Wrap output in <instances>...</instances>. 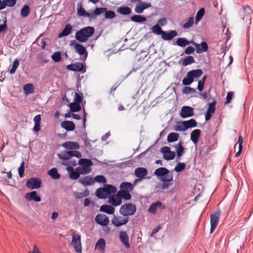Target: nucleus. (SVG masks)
<instances>
[{
    "instance_id": "f257e3e1",
    "label": "nucleus",
    "mask_w": 253,
    "mask_h": 253,
    "mask_svg": "<svg viewBox=\"0 0 253 253\" xmlns=\"http://www.w3.org/2000/svg\"><path fill=\"white\" fill-rule=\"evenodd\" d=\"M117 191V188L110 184H104L103 187L99 188L96 190L95 195L100 199L109 198L112 194H114Z\"/></svg>"
},
{
    "instance_id": "f03ea898",
    "label": "nucleus",
    "mask_w": 253,
    "mask_h": 253,
    "mask_svg": "<svg viewBox=\"0 0 253 253\" xmlns=\"http://www.w3.org/2000/svg\"><path fill=\"white\" fill-rule=\"evenodd\" d=\"M94 33V28L93 27L87 26L77 31L75 38L81 42H86L88 38L91 37Z\"/></svg>"
},
{
    "instance_id": "7ed1b4c3",
    "label": "nucleus",
    "mask_w": 253,
    "mask_h": 253,
    "mask_svg": "<svg viewBox=\"0 0 253 253\" xmlns=\"http://www.w3.org/2000/svg\"><path fill=\"white\" fill-rule=\"evenodd\" d=\"M58 156L60 159L62 160H69L70 166H75L77 165V161L72 159L74 156L78 158H81V153L78 151H67L61 152L58 154Z\"/></svg>"
},
{
    "instance_id": "20e7f679",
    "label": "nucleus",
    "mask_w": 253,
    "mask_h": 253,
    "mask_svg": "<svg viewBox=\"0 0 253 253\" xmlns=\"http://www.w3.org/2000/svg\"><path fill=\"white\" fill-rule=\"evenodd\" d=\"M154 173L157 176H162L161 180L162 182H171L173 180L172 174L167 168L161 167L157 169Z\"/></svg>"
},
{
    "instance_id": "39448f33",
    "label": "nucleus",
    "mask_w": 253,
    "mask_h": 253,
    "mask_svg": "<svg viewBox=\"0 0 253 253\" xmlns=\"http://www.w3.org/2000/svg\"><path fill=\"white\" fill-rule=\"evenodd\" d=\"M136 206L132 203H129L122 205L119 209V213L126 217L132 216L136 211Z\"/></svg>"
},
{
    "instance_id": "423d86ee",
    "label": "nucleus",
    "mask_w": 253,
    "mask_h": 253,
    "mask_svg": "<svg viewBox=\"0 0 253 253\" xmlns=\"http://www.w3.org/2000/svg\"><path fill=\"white\" fill-rule=\"evenodd\" d=\"M72 244L75 252L78 253H82L81 236L78 234L74 233L72 234Z\"/></svg>"
},
{
    "instance_id": "0eeeda50",
    "label": "nucleus",
    "mask_w": 253,
    "mask_h": 253,
    "mask_svg": "<svg viewBox=\"0 0 253 253\" xmlns=\"http://www.w3.org/2000/svg\"><path fill=\"white\" fill-rule=\"evenodd\" d=\"M129 219L128 217L125 216H120L114 215L111 220V222L116 227H120L123 225L126 224L128 222Z\"/></svg>"
},
{
    "instance_id": "6e6552de",
    "label": "nucleus",
    "mask_w": 253,
    "mask_h": 253,
    "mask_svg": "<svg viewBox=\"0 0 253 253\" xmlns=\"http://www.w3.org/2000/svg\"><path fill=\"white\" fill-rule=\"evenodd\" d=\"M220 215L221 211H218L216 213L211 215V233L213 232L218 225Z\"/></svg>"
},
{
    "instance_id": "1a4fd4ad",
    "label": "nucleus",
    "mask_w": 253,
    "mask_h": 253,
    "mask_svg": "<svg viewBox=\"0 0 253 253\" xmlns=\"http://www.w3.org/2000/svg\"><path fill=\"white\" fill-rule=\"evenodd\" d=\"M42 181L41 179L36 177H32L27 181L26 186L31 189H38L41 186Z\"/></svg>"
},
{
    "instance_id": "9d476101",
    "label": "nucleus",
    "mask_w": 253,
    "mask_h": 253,
    "mask_svg": "<svg viewBox=\"0 0 253 253\" xmlns=\"http://www.w3.org/2000/svg\"><path fill=\"white\" fill-rule=\"evenodd\" d=\"M108 202L111 206L117 207L120 206L122 204V200L121 199L120 194H119V192H118L116 194L109 197Z\"/></svg>"
},
{
    "instance_id": "9b49d317",
    "label": "nucleus",
    "mask_w": 253,
    "mask_h": 253,
    "mask_svg": "<svg viewBox=\"0 0 253 253\" xmlns=\"http://www.w3.org/2000/svg\"><path fill=\"white\" fill-rule=\"evenodd\" d=\"M194 109L189 106H183L181 108L180 116L182 118L191 117L194 115Z\"/></svg>"
},
{
    "instance_id": "f8f14e48",
    "label": "nucleus",
    "mask_w": 253,
    "mask_h": 253,
    "mask_svg": "<svg viewBox=\"0 0 253 253\" xmlns=\"http://www.w3.org/2000/svg\"><path fill=\"white\" fill-rule=\"evenodd\" d=\"M191 43L196 47V52L200 54L203 52H206L208 49V44L205 42H202L201 44H199L193 41H191Z\"/></svg>"
},
{
    "instance_id": "ddd939ff",
    "label": "nucleus",
    "mask_w": 253,
    "mask_h": 253,
    "mask_svg": "<svg viewBox=\"0 0 253 253\" xmlns=\"http://www.w3.org/2000/svg\"><path fill=\"white\" fill-rule=\"evenodd\" d=\"M96 222L102 226H106L109 223V219L108 217L105 214H97L95 218Z\"/></svg>"
},
{
    "instance_id": "4468645a",
    "label": "nucleus",
    "mask_w": 253,
    "mask_h": 253,
    "mask_svg": "<svg viewBox=\"0 0 253 253\" xmlns=\"http://www.w3.org/2000/svg\"><path fill=\"white\" fill-rule=\"evenodd\" d=\"M67 69L76 72H84L85 69H84V66L83 63L81 62H76L72 63L67 66Z\"/></svg>"
},
{
    "instance_id": "2eb2a0df",
    "label": "nucleus",
    "mask_w": 253,
    "mask_h": 253,
    "mask_svg": "<svg viewBox=\"0 0 253 253\" xmlns=\"http://www.w3.org/2000/svg\"><path fill=\"white\" fill-rule=\"evenodd\" d=\"M148 174V170L146 168L139 167L134 170V175L140 179H144Z\"/></svg>"
},
{
    "instance_id": "dca6fc26",
    "label": "nucleus",
    "mask_w": 253,
    "mask_h": 253,
    "mask_svg": "<svg viewBox=\"0 0 253 253\" xmlns=\"http://www.w3.org/2000/svg\"><path fill=\"white\" fill-rule=\"evenodd\" d=\"M158 209H160L161 210H165L166 209V207L163 205L162 202L157 201L151 205L148 209V211L149 212L155 213Z\"/></svg>"
},
{
    "instance_id": "f3484780",
    "label": "nucleus",
    "mask_w": 253,
    "mask_h": 253,
    "mask_svg": "<svg viewBox=\"0 0 253 253\" xmlns=\"http://www.w3.org/2000/svg\"><path fill=\"white\" fill-rule=\"evenodd\" d=\"M119 238L121 242L125 245L126 248H129V237L126 232L121 231L119 233Z\"/></svg>"
},
{
    "instance_id": "a211bd4d",
    "label": "nucleus",
    "mask_w": 253,
    "mask_h": 253,
    "mask_svg": "<svg viewBox=\"0 0 253 253\" xmlns=\"http://www.w3.org/2000/svg\"><path fill=\"white\" fill-rule=\"evenodd\" d=\"M77 14L79 16L86 17L91 19V13L87 12L82 6V2L77 4Z\"/></svg>"
},
{
    "instance_id": "6ab92c4d",
    "label": "nucleus",
    "mask_w": 253,
    "mask_h": 253,
    "mask_svg": "<svg viewBox=\"0 0 253 253\" xmlns=\"http://www.w3.org/2000/svg\"><path fill=\"white\" fill-rule=\"evenodd\" d=\"M177 35V32L174 30H170L168 33L163 31L161 37L165 41H169L172 39Z\"/></svg>"
},
{
    "instance_id": "aec40b11",
    "label": "nucleus",
    "mask_w": 253,
    "mask_h": 253,
    "mask_svg": "<svg viewBox=\"0 0 253 253\" xmlns=\"http://www.w3.org/2000/svg\"><path fill=\"white\" fill-rule=\"evenodd\" d=\"M25 198L28 201L33 200L37 202H39L41 201V198L40 196L37 195V192L35 191L26 193L25 195Z\"/></svg>"
},
{
    "instance_id": "412c9836",
    "label": "nucleus",
    "mask_w": 253,
    "mask_h": 253,
    "mask_svg": "<svg viewBox=\"0 0 253 253\" xmlns=\"http://www.w3.org/2000/svg\"><path fill=\"white\" fill-rule=\"evenodd\" d=\"M66 170L69 173V177L70 179L73 180L77 179L81 174L79 171L76 169V171L74 170V169L71 167H67L66 168Z\"/></svg>"
},
{
    "instance_id": "4be33fe9",
    "label": "nucleus",
    "mask_w": 253,
    "mask_h": 253,
    "mask_svg": "<svg viewBox=\"0 0 253 253\" xmlns=\"http://www.w3.org/2000/svg\"><path fill=\"white\" fill-rule=\"evenodd\" d=\"M151 6V4L149 3H145L141 2L136 5L135 7V12L137 13H142L144 9Z\"/></svg>"
},
{
    "instance_id": "5701e85b",
    "label": "nucleus",
    "mask_w": 253,
    "mask_h": 253,
    "mask_svg": "<svg viewBox=\"0 0 253 253\" xmlns=\"http://www.w3.org/2000/svg\"><path fill=\"white\" fill-rule=\"evenodd\" d=\"M106 242L103 238H100L96 242L95 249L99 250L101 253H104L105 251Z\"/></svg>"
},
{
    "instance_id": "b1692460",
    "label": "nucleus",
    "mask_w": 253,
    "mask_h": 253,
    "mask_svg": "<svg viewBox=\"0 0 253 253\" xmlns=\"http://www.w3.org/2000/svg\"><path fill=\"white\" fill-rule=\"evenodd\" d=\"M63 147L67 149L77 150L80 148L79 144L76 142L67 141L62 144Z\"/></svg>"
},
{
    "instance_id": "393cba45",
    "label": "nucleus",
    "mask_w": 253,
    "mask_h": 253,
    "mask_svg": "<svg viewBox=\"0 0 253 253\" xmlns=\"http://www.w3.org/2000/svg\"><path fill=\"white\" fill-rule=\"evenodd\" d=\"M242 13H244V16L241 15L242 19L244 20L245 18L246 20L249 19L251 20L250 14L252 13V10L249 5H244L243 6Z\"/></svg>"
},
{
    "instance_id": "a878e982",
    "label": "nucleus",
    "mask_w": 253,
    "mask_h": 253,
    "mask_svg": "<svg viewBox=\"0 0 253 253\" xmlns=\"http://www.w3.org/2000/svg\"><path fill=\"white\" fill-rule=\"evenodd\" d=\"M61 126L62 127L69 131H73L75 128L74 123L73 122L69 121H65L61 123Z\"/></svg>"
},
{
    "instance_id": "bb28decb",
    "label": "nucleus",
    "mask_w": 253,
    "mask_h": 253,
    "mask_svg": "<svg viewBox=\"0 0 253 253\" xmlns=\"http://www.w3.org/2000/svg\"><path fill=\"white\" fill-rule=\"evenodd\" d=\"M72 29L73 27L71 24H66L63 31L58 35V38H61L63 37L68 36L71 33Z\"/></svg>"
},
{
    "instance_id": "cd10ccee",
    "label": "nucleus",
    "mask_w": 253,
    "mask_h": 253,
    "mask_svg": "<svg viewBox=\"0 0 253 253\" xmlns=\"http://www.w3.org/2000/svg\"><path fill=\"white\" fill-rule=\"evenodd\" d=\"M115 209L112 206L103 205L100 207V211L105 212L108 214H112L114 213Z\"/></svg>"
},
{
    "instance_id": "c85d7f7f",
    "label": "nucleus",
    "mask_w": 253,
    "mask_h": 253,
    "mask_svg": "<svg viewBox=\"0 0 253 253\" xmlns=\"http://www.w3.org/2000/svg\"><path fill=\"white\" fill-rule=\"evenodd\" d=\"M79 182L84 186H89L94 184L93 179L88 176L80 179Z\"/></svg>"
},
{
    "instance_id": "c756f323",
    "label": "nucleus",
    "mask_w": 253,
    "mask_h": 253,
    "mask_svg": "<svg viewBox=\"0 0 253 253\" xmlns=\"http://www.w3.org/2000/svg\"><path fill=\"white\" fill-rule=\"evenodd\" d=\"M107 10V8L106 7L96 8L92 13H91V19H95L96 16L99 15L100 14H103V13H105V12H106Z\"/></svg>"
},
{
    "instance_id": "7c9ffc66",
    "label": "nucleus",
    "mask_w": 253,
    "mask_h": 253,
    "mask_svg": "<svg viewBox=\"0 0 253 253\" xmlns=\"http://www.w3.org/2000/svg\"><path fill=\"white\" fill-rule=\"evenodd\" d=\"M201 130L199 129H194L191 133V140L195 144L198 143L199 138L201 134Z\"/></svg>"
},
{
    "instance_id": "2f4dec72",
    "label": "nucleus",
    "mask_w": 253,
    "mask_h": 253,
    "mask_svg": "<svg viewBox=\"0 0 253 253\" xmlns=\"http://www.w3.org/2000/svg\"><path fill=\"white\" fill-rule=\"evenodd\" d=\"M75 50L79 55H82L85 54V58L87 57V53L86 51V49L82 44L76 43L75 45Z\"/></svg>"
},
{
    "instance_id": "473e14b6",
    "label": "nucleus",
    "mask_w": 253,
    "mask_h": 253,
    "mask_svg": "<svg viewBox=\"0 0 253 253\" xmlns=\"http://www.w3.org/2000/svg\"><path fill=\"white\" fill-rule=\"evenodd\" d=\"M121 190L131 192L133 189V184L129 182H124L120 185Z\"/></svg>"
},
{
    "instance_id": "72a5a7b5",
    "label": "nucleus",
    "mask_w": 253,
    "mask_h": 253,
    "mask_svg": "<svg viewBox=\"0 0 253 253\" xmlns=\"http://www.w3.org/2000/svg\"><path fill=\"white\" fill-rule=\"evenodd\" d=\"M131 9L127 6H120L117 9V12L121 15H129L131 13Z\"/></svg>"
},
{
    "instance_id": "f704fd0d",
    "label": "nucleus",
    "mask_w": 253,
    "mask_h": 253,
    "mask_svg": "<svg viewBox=\"0 0 253 253\" xmlns=\"http://www.w3.org/2000/svg\"><path fill=\"white\" fill-rule=\"evenodd\" d=\"M188 73L194 80V78L200 77L202 75L203 71L201 69L193 70L189 71Z\"/></svg>"
},
{
    "instance_id": "c9c22d12",
    "label": "nucleus",
    "mask_w": 253,
    "mask_h": 253,
    "mask_svg": "<svg viewBox=\"0 0 253 253\" xmlns=\"http://www.w3.org/2000/svg\"><path fill=\"white\" fill-rule=\"evenodd\" d=\"M176 43L177 45L181 47H185L189 45L191 43V41H188L186 39L184 38H178L176 41Z\"/></svg>"
},
{
    "instance_id": "e433bc0d",
    "label": "nucleus",
    "mask_w": 253,
    "mask_h": 253,
    "mask_svg": "<svg viewBox=\"0 0 253 253\" xmlns=\"http://www.w3.org/2000/svg\"><path fill=\"white\" fill-rule=\"evenodd\" d=\"M177 156L180 158L185 153L184 148L182 146V142L180 141L175 146Z\"/></svg>"
},
{
    "instance_id": "4c0bfd02",
    "label": "nucleus",
    "mask_w": 253,
    "mask_h": 253,
    "mask_svg": "<svg viewBox=\"0 0 253 253\" xmlns=\"http://www.w3.org/2000/svg\"><path fill=\"white\" fill-rule=\"evenodd\" d=\"M47 173L54 179H58L60 177V174L58 173L56 168L50 169L47 171Z\"/></svg>"
},
{
    "instance_id": "58836bf2",
    "label": "nucleus",
    "mask_w": 253,
    "mask_h": 253,
    "mask_svg": "<svg viewBox=\"0 0 253 253\" xmlns=\"http://www.w3.org/2000/svg\"><path fill=\"white\" fill-rule=\"evenodd\" d=\"M23 90L26 95L30 94L34 92V85L32 84H28L24 85Z\"/></svg>"
},
{
    "instance_id": "ea45409f",
    "label": "nucleus",
    "mask_w": 253,
    "mask_h": 253,
    "mask_svg": "<svg viewBox=\"0 0 253 253\" xmlns=\"http://www.w3.org/2000/svg\"><path fill=\"white\" fill-rule=\"evenodd\" d=\"M183 66H187L188 65L194 63L195 60L193 56H186L184 59L181 60Z\"/></svg>"
},
{
    "instance_id": "a19ab883",
    "label": "nucleus",
    "mask_w": 253,
    "mask_h": 253,
    "mask_svg": "<svg viewBox=\"0 0 253 253\" xmlns=\"http://www.w3.org/2000/svg\"><path fill=\"white\" fill-rule=\"evenodd\" d=\"M30 13V8L28 5H24L21 10L20 14L23 18L27 17Z\"/></svg>"
},
{
    "instance_id": "79ce46f5",
    "label": "nucleus",
    "mask_w": 253,
    "mask_h": 253,
    "mask_svg": "<svg viewBox=\"0 0 253 253\" xmlns=\"http://www.w3.org/2000/svg\"><path fill=\"white\" fill-rule=\"evenodd\" d=\"M79 164L82 167H90L93 165V163L89 159H80L79 161Z\"/></svg>"
},
{
    "instance_id": "37998d69",
    "label": "nucleus",
    "mask_w": 253,
    "mask_h": 253,
    "mask_svg": "<svg viewBox=\"0 0 253 253\" xmlns=\"http://www.w3.org/2000/svg\"><path fill=\"white\" fill-rule=\"evenodd\" d=\"M184 125H185L186 129H187L189 128L196 126L197 123L195 120L192 119L188 121H184Z\"/></svg>"
},
{
    "instance_id": "c03bdc74",
    "label": "nucleus",
    "mask_w": 253,
    "mask_h": 253,
    "mask_svg": "<svg viewBox=\"0 0 253 253\" xmlns=\"http://www.w3.org/2000/svg\"><path fill=\"white\" fill-rule=\"evenodd\" d=\"M76 170H78L81 174L84 175L89 173L91 171V168L88 167H79L76 169Z\"/></svg>"
},
{
    "instance_id": "a18cd8bd",
    "label": "nucleus",
    "mask_w": 253,
    "mask_h": 253,
    "mask_svg": "<svg viewBox=\"0 0 253 253\" xmlns=\"http://www.w3.org/2000/svg\"><path fill=\"white\" fill-rule=\"evenodd\" d=\"M179 134L176 133H170L167 137V141L169 142H173L176 141L178 139Z\"/></svg>"
},
{
    "instance_id": "49530a36",
    "label": "nucleus",
    "mask_w": 253,
    "mask_h": 253,
    "mask_svg": "<svg viewBox=\"0 0 253 253\" xmlns=\"http://www.w3.org/2000/svg\"><path fill=\"white\" fill-rule=\"evenodd\" d=\"M237 143L239 144V151L235 155V157L236 158L241 155L243 149V137L242 135H239Z\"/></svg>"
},
{
    "instance_id": "de8ad7c7",
    "label": "nucleus",
    "mask_w": 253,
    "mask_h": 253,
    "mask_svg": "<svg viewBox=\"0 0 253 253\" xmlns=\"http://www.w3.org/2000/svg\"><path fill=\"white\" fill-rule=\"evenodd\" d=\"M131 21L138 23H141L146 21V18L142 16L135 15L130 18Z\"/></svg>"
},
{
    "instance_id": "09e8293b",
    "label": "nucleus",
    "mask_w": 253,
    "mask_h": 253,
    "mask_svg": "<svg viewBox=\"0 0 253 253\" xmlns=\"http://www.w3.org/2000/svg\"><path fill=\"white\" fill-rule=\"evenodd\" d=\"M119 194L121 197V199H124L125 200H129L131 198V194L128 191H119Z\"/></svg>"
},
{
    "instance_id": "8fccbe9b",
    "label": "nucleus",
    "mask_w": 253,
    "mask_h": 253,
    "mask_svg": "<svg viewBox=\"0 0 253 253\" xmlns=\"http://www.w3.org/2000/svg\"><path fill=\"white\" fill-rule=\"evenodd\" d=\"M205 14V9L201 8L197 13L196 16L195 24H197L198 22L202 19Z\"/></svg>"
},
{
    "instance_id": "3c124183",
    "label": "nucleus",
    "mask_w": 253,
    "mask_h": 253,
    "mask_svg": "<svg viewBox=\"0 0 253 253\" xmlns=\"http://www.w3.org/2000/svg\"><path fill=\"white\" fill-rule=\"evenodd\" d=\"M194 23V19L193 17H190L188 18L187 22L183 25V28L184 29H187L191 27Z\"/></svg>"
},
{
    "instance_id": "603ef678",
    "label": "nucleus",
    "mask_w": 253,
    "mask_h": 253,
    "mask_svg": "<svg viewBox=\"0 0 253 253\" xmlns=\"http://www.w3.org/2000/svg\"><path fill=\"white\" fill-rule=\"evenodd\" d=\"M70 108L72 112H78L81 110L80 104L75 102L70 104Z\"/></svg>"
},
{
    "instance_id": "864d4df0",
    "label": "nucleus",
    "mask_w": 253,
    "mask_h": 253,
    "mask_svg": "<svg viewBox=\"0 0 253 253\" xmlns=\"http://www.w3.org/2000/svg\"><path fill=\"white\" fill-rule=\"evenodd\" d=\"M174 129L178 131H184L186 130V129L185 127V125H184V122H178L177 124L175 125Z\"/></svg>"
},
{
    "instance_id": "5fc2aeb1",
    "label": "nucleus",
    "mask_w": 253,
    "mask_h": 253,
    "mask_svg": "<svg viewBox=\"0 0 253 253\" xmlns=\"http://www.w3.org/2000/svg\"><path fill=\"white\" fill-rule=\"evenodd\" d=\"M193 81L194 80L187 73V77L183 79L182 80V84L184 85H188L191 84L193 82Z\"/></svg>"
},
{
    "instance_id": "6e6d98bb",
    "label": "nucleus",
    "mask_w": 253,
    "mask_h": 253,
    "mask_svg": "<svg viewBox=\"0 0 253 253\" xmlns=\"http://www.w3.org/2000/svg\"><path fill=\"white\" fill-rule=\"evenodd\" d=\"M52 59L55 62H59L61 60V53L60 52L56 51L51 56Z\"/></svg>"
},
{
    "instance_id": "4d7b16f0",
    "label": "nucleus",
    "mask_w": 253,
    "mask_h": 253,
    "mask_svg": "<svg viewBox=\"0 0 253 253\" xmlns=\"http://www.w3.org/2000/svg\"><path fill=\"white\" fill-rule=\"evenodd\" d=\"M152 31L154 33L157 35H162L164 31L162 30L161 28L158 24H156L152 27Z\"/></svg>"
},
{
    "instance_id": "13d9d810",
    "label": "nucleus",
    "mask_w": 253,
    "mask_h": 253,
    "mask_svg": "<svg viewBox=\"0 0 253 253\" xmlns=\"http://www.w3.org/2000/svg\"><path fill=\"white\" fill-rule=\"evenodd\" d=\"M196 92V90L191 87L185 86L182 89V92L184 94H193Z\"/></svg>"
},
{
    "instance_id": "bf43d9fd",
    "label": "nucleus",
    "mask_w": 253,
    "mask_h": 253,
    "mask_svg": "<svg viewBox=\"0 0 253 253\" xmlns=\"http://www.w3.org/2000/svg\"><path fill=\"white\" fill-rule=\"evenodd\" d=\"M19 60L17 59H15L13 63L12 68L10 70V71H9L10 73L11 74H14L15 72V71H16L17 68H18V67L19 66Z\"/></svg>"
},
{
    "instance_id": "052dcab7",
    "label": "nucleus",
    "mask_w": 253,
    "mask_h": 253,
    "mask_svg": "<svg viewBox=\"0 0 253 253\" xmlns=\"http://www.w3.org/2000/svg\"><path fill=\"white\" fill-rule=\"evenodd\" d=\"M116 17V14L114 11L112 10H106L105 12V18L106 19H112Z\"/></svg>"
},
{
    "instance_id": "680f3d73",
    "label": "nucleus",
    "mask_w": 253,
    "mask_h": 253,
    "mask_svg": "<svg viewBox=\"0 0 253 253\" xmlns=\"http://www.w3.org/2000/svg\"><path fill=\"white\" fill-rule=\"evenodd\" d=\"M175 156V153L170 151L169 152L167 153L166 155H164V158L166 160H173Z\"/></svg>"
},
{
    "instance_id": "e2e57ef3",
    "label": "nucleus",
    "mask_w": 253,
    "mask_h": 253,
    "mask_svg": "<svg viewBox=\"0 0 253 253\" xmlns=\"http://www.w3.org/2000/svg\"><path fill=\"white\" fill-rule=\"evenodd\" d=\"M94 182L96 181L99 183H105L106 182V179L105 177L101 175L96 176L93 179Z\"/></svg>"
},
{
    "instance_id": "0e129e2a",
    "label": "nucleus",
    "mask_w": 253,
    "mask_h": 253,
    "mask_svg": "<svg viewBox=\"0 0 253 253\" xmlns=\"http://www.w3.org/2000/svg\"><path fill=\"white\" fill-rule=\"evenodd\" d=\"M25 170V162L22 161L20 166L18 168V173L20 177L22 178L24 176V172Z\"/></svg>"
},
{
    "instance_id": "69168bd1",
    "label": "nucleus",
    "mask_w": 253,
    "mask_h": 253,
    "mask_svg": "<svg viewBox=\"0 0 253 253\" xmlns=\"http://www.w3.org/2000/svg\"><path fill=\"white\" fill-rule=\"evenodd\" d=\"M185 166V164L184 163H179L174 169L176 172H180L184 169Z\"/></svg>"
},
{
    "instance_id": "338daca9",
    "label": "nucleus",
    "mask_w": 253,
    "mask_h": 253,
    "mask_svg": "<svg viewBox=\"0 0 253 253\" xmlns=\"http://www.w3.org/2000/svg\"><path fill=\"white\" fill-rule=\"evenodd\" d=\"M215 103L216 102L215 101L209 103V107L207 111L213 114L215 110Z\"/></svg>"
},
{
    "instance_id": "774afa93",
    "label": "nucleus",
    "mask_w": 253,
    "mask_h": 253,
    "mask_svg": "<svg viewBox=\"0 0 253 253\" xmlns=\"http://www.w3.org/2000/svg\"><path fill=\"white\" fill-rule=\"evenodd\" d=\"M17 0H3L5 4L9 7H13L16 3Z\"/></svg>"
}]
</instances>
